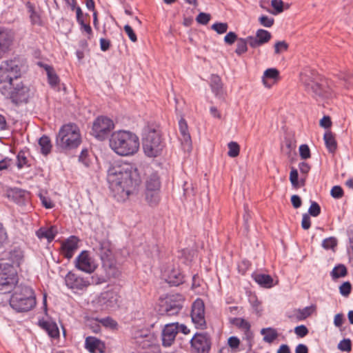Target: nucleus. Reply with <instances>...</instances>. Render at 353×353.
<instances>
[{
	"instance_id": "obj_32",
	"label": "nucleus",
	"mask_w": 353,
	"mask_h": 353,
	"mask_svg": "<svg viewBox=\"0 0 353 353\" xmlns=\"http://www.w3.org/2000/svg\"><path fill=\"white\" fill-rule=\"evenodd\" d=\"M316 310V306L315 305H311L310 306L305 307L303 309H297L294 310V312H296L295 319L297 321H303L312 315Z\"/></svg>"
},
{
	"instance_id": "obj_25",
	"label": "nucleus",
	"mask_w": 353,
	"mask_h": 353,
	"mask_svg": "<svg viewBox=\"0 0 353 353\" xmlns=\"http://www.w3.org/2000/svg\"><path fill=\"white\" fill-rule=\"evenodd\" d=\"M38 325L48 333L50 337L52 339L59 337V330L55 322L42 319L39 321Z\"/></svg>"
},
{
	"instance_id": "obj_55",
	"label": "nucleus",
	"mask_w": 353,
	"mask_h": 353,
	"mask_svg": "<svg viewBox=\"0 0 353 353\" xmlns=\"http://www.w3.org/2000/svg\"><path fill=\"white\" fill-rule=\"evenodd\" d=\"M259 21L263 26L270 28L273 26L274 19L266 15H262L259 18Z\"/></svg>"
},
{
	"instance_id": "obj_38",
	"label": "nucleus",
	"mask_w": 353,
	"mask_h": 353,
	"mask_svg": "<svg viewBox=\"0 0 353 353\" xmlns=\"http://www.w3.org/2000/svg\"><path fill=\"white\" fill-rule=\"evenodd\" d=\"M248 45L250 46V41H248V37L246 38H239L236 41V48L235 53L238 56H241L248 52Z\"/></svg>"
},
{
	"instance_id": "obj_49",
	"label": "nucleus",
	"mask_w": 353,
	"mask_h": 353,
	"mask_svg": "<svg viewBox=\"0 0 353 353\" xmlns=\"http://www.w3.org/2000/svg\"><path fill=\"white\" fill-rule=\"evenodd\" d=\"M211 28L221 34L227 32L228 25L227 23L216 22L212 26Z\"/></svg>"
},
{
	"instance_id": "obj_12",
	"label": "nucleus",
	"mask_w": 353,
	"mask_h": 353,
	"mask_svg": "<svg viewBox=\"0 0 353 353\" xmlns=\"http://www.w3.org/2000/svg\"><path fill=\"white\" fill-rule=\"evenodd\" d=\"M191 318L196 328L203 330L206 327L205 305L202 299L198 298L192 303Z\"/></svg>"
},
{
	"instance_id": "obj_3",
	"label": "nucleus",
	"mask_w": 353,
	"mask_h": 353,
	"mask_svg": "<svg viewBox=\"0 0 353 353\" xmlns=\"http://www.w3.org/2000/svg\"><path fill=\"white\" fill-rule=\"evenodd\" d=\"M300 77L306 92L316 99H324L332 97V90L327 81L314 70H304L301 73Z\"/></svg>"
},
{
	"instance_id": "obj_4",
	"label": "nucleus",
	"mask_w": 353,
	"mask_h": 353,
	"mask_svg": "<svg viewBox=\"0 0 353 353\" xmlns=\"http://www.w3.org/2000/svg\"><path fill=\"white\" fill-rule=\"evenodd\" d=\"M110 147L120 156L133 155L139 148V139L133 132L119 130L111 134Z\"/></svg>"
},
{
	"instance_id": "obj_26",
	"label": "nucleus",
	"mask_w": 353,
	"mask_h": 353,
	"mask_svg": "<svg viewBox=\"0 0 353 353\" xmlns=\"http://www.w3.org/2000/svg\"><path fill=\"white\" fill-rule=\"evenodd\" d=\"M166 282L172 285L178 286L184 282V276L178 269H172L168 274H164Z\"/></svg>"
},
{
	"instance_id": "obj_8",
	"label": "nucleus",
	"mask_w": 353,
	"mask_h": 353,
	"mask_svg": "<svg viewBox=\"0 0 353 353\" xmlns=\"http://www.w3.org/2000/svg\"><path fill=\"white\" fill-rule=\"evenodd\" d=\"M6 260L0 259V294L10 293L17 283L16 269L6 263Z\"/></svg>"
},
{
	"instance_id": "obj_34",
	"label": "nucleus",
	"mask_w": 353,
	"mask_h": 353,
	"mask_svg": "<svg viewBox=\"0 0 353 353\" xmlns=\"http://www.w3.org/2000/svg\"><path fill=\"white\" fill-rule=\"evenodd\" d=\"M279 78V72L276 68L267 69L263 76V83L267 88H270L271 84L268 83L267 79H272L276 81Z\"/></svg>"
},
{
	"instance_id": "obj_45",
	"label": "nucleus",
	"mask_w": 353,
	"mask_h": 353,
	"mask_svg": "<svg viewBox=\"0 0 353 353\" xmlns=\"http://www.w3.org/2000/svg\"><path fill=\"white\" fill-rule=\"evenodd\" d=\"M339 350L342 352H350L352 350V342L350 339H344L337 345Z\"/></svg>"
},
{
	"instance_id": "obj_6",
	"label": "nucleus",
	"mask_w": 353,
	"mask_h": 353,
	"mask_svg": "<svg viewBox=\"0 0 353 353\" xmlns=\"http://www.w3.org/2000/svg\"><path fill=\"white\" fill-rule=\"evenodd\" d=\"M10 305L18 312L32 310L36 305L34 291L28 286H18L10 297Z\"/></svg>"
},
{
	"instance_id": "obj_15",
	"label": "nucleus",
	"mask_w": 353,
	"mask_h": 353,
	"mask_svg": "<svg viewBox=\"0 0 353 353\" xmlns=\"http://www.w3.org/2000/svg\"><path fill=\"white\" fill-rule=\"evenodd\" d=\"M134 339L140 352L147 351L150 347L156 346L154 336L148 330H139L134 333Z\"/></svg>"
},
{
	"instance_id": "obj_33",
	"label": "nucleus",
	"mask_w": 353,
	"mask_h": 353,
	"mask_svg": "<svg viewBox=\"0 0 353 353\" xmlns=\"http://www.w3.org/2000/svg\"><path fill=\"white\" fill-rule=\"evenodd\" d=\"M210 86L216 96H221L223 93V84L218 75H212L210 79Z\"/></svg>"
},
{
	"instance_id": "obj_35",
	"label": "nucleus",
	"mask_w": 353,
	"mask_h": 353,
	"mask_svg": "<svg viewBox=\"0 0 353 353\" xmlns=\"http://www.w3.org/2000/svg\"><path fill=\"white\" fill-rule=\"evenodd\" d=\"M159 192L160 190L149 191L148 190H145V199L150 206L154 207L159 204L160 201Z\"/></svg>"
},
{
	"instance_id": "obj_44",
	"label": "nucleus",
	"mask_w": 353,
	"mask_h": 353,
	"mask_svg": "<svg viewBox=\"0 0 353 353\" xmlns=\"http://www.w3.org/2000/svg\"><path fill=\"white\" fill-rule=\"evenodd\" d=\"M99 322L105 327L112 330H117L118 328V323L111 317H105L99 320Z\"/></svg>"
},
{
	"instance_id": "obj_41",
	"label": "nucleus",
	"mask_w": 353,
	"mask_h": 353,
	"mask_svg": "<svg viewBox=\"0 0 353 353\" xmlns=\"http://www.w3.org/2000/svg\"><path fill=\"white\" fill-rule=\"evenodd\" d=\"M228 155L230 157H236L239 154L240 147L239 145L234 141H231L228 144Z\"/></svg>"
},
{
	"instance_id": "obj_31",
	"label": "nucleus",
	"mask_w": 353,
	"mask_h": 353,
	"mask_svg": "<svg viewBox=\"0 0 353 353\" xmlns=\"http://www.w3.org/2000/svg\"><path fill=\"white\" fill-rule=\"evenodd\" d=\"M323 139L328 152L332 154L335 153L337 149V143L334 134L330 131L326 132L324 134Z\"/></svg>"
},
{
	"instance_id": "obj_13",
	"label": "nucleus",
	"mask_w": 353,
	"mask_h": 353,
	"mask_svg": "<svg viewBox=\"0 0 353 353\" xmlns=\"http://www.w3.org/2000/svg\"><path fill=\"white\" fill-rule=\"evenodd\" d=\"M75 267L86 273H92L97 265L90 256L89 252L82 251L75 260Z\"/></svg>"
},
{
	"instance_id": "obj_16",
	"label": "nucleus",
	"mask_w": 353,
	"mask_h": 353,
	"mask_svg": "<svg viewBox=\"0 0 353 353\" xmlns=\"http://www.w3.org/2000/svg\"><path fill=\"white\" fill-rule=\"evenodd\" d=\"M177 322L165 325L161 331L162 346L171 347L175 342L177 333Z\"/></svg>"
},
{
	"instance_id": "obj_62",
	"label": "nucleus",
	"mask_w": 353,
	"mask_h": 353,
	"mask_svg": "<svg viewBox=\"0 0 353 353\" xmlns=\"http://www.w3.org/2000/svg\"><path fill=\"white\" fill-rule=\"evenodd\" d=\"M311 226V220L310 215L308 214H303L302 221H301V227L303 230H308Z\"/></svg>"
},
{
	"instance_id": "obj_61",
	"label": "nucleus",
	"mask_w": 353,
	"mask_h": 353,
	"mask_svg": "<svg viewBox=\"0 0 353 353\" xmlns=\"http://www.w3.org/2000/svg\"><path fill=\"white\" fill-rule=\"evenodd\" d=\"M228 345L232 349H237L240 345V340L236 336H230L228 339Z\"/></svg>"
},
{
	"instance_id": "obj_2",
	"label": "nucleus",
	"mask_w": 353,
	"mask_h": 353,
	"mask_svg": "<svg viewBox=\"0 0 353 353\" xmlns=\"http://www.w3.org/2000/svg\"><path fill=\"white\" fill-rule=\"evenodd\" d=\"M107 179L114 196L123 200L134 194L141 182L137 169L128 163L111 165L108 170Z\"/></svg>"
},
{
	"instance_id": "obj_50",
	"label": "nucleus",
	"mask_w": 353,
	"mask_h": 353,
	"mask_svg": "<svg viewBox=\"0 0 353 353\" xmlns=\"http://www.w3.org/2000/svg\"><path fill=\"white\" fill-rule=\"evenodd\" d=\"M288 44L285 41H277L274 44V53L276 54H279L285 52L288 49Z\"/></svg>"
},
{
	"instance_id": "obj_37",
	"label": "nucleus",
	"mask_w": 353,
	"mask_h": 353,
	"mask_svg": "<svg viewBox=\"0 0 353 353\" xmlns=\"http://www.w3.org/2000/svg\"><path fill=\"white\" fill-rule=\"evenodd\" d=\"M39 145L41 147V152L42 154L46 156L50 153L52 144L50 139L48 136H42L39 140Z\"/></svg>"
},
{
	"instance_id": "obj_24",
	"label": "nucleus",
	"mask_w": 353,
	"mask_h": 353,
	"mask_svg": "<svg viewBox=\"0 0 353 353\" xmlns=\"http://www.w3.org/2000/svg\"><path fill=\"white\" fill-rule=\"evenodd\" d=\"M229 322L231 325L236 326L237 328L242 330L248 341L251 340L253 337V334L251 331L250 323L243 318H230Z\"/></svg>"
},
{
	"instance_id": "obj_1",
	"label": "nucleus",
	"mask_w": 353,
	"mask_h": 353,
	"mask_svg": "<svg viewBox=\"0 0 353 353\" xmlns=\"http://www.w3.org/2000/svg\"><path fill=\"white\" fill-rule=\"evenodd\" d=\"M22 64L19 59L3 61L0 64V93L16 107L28 103L30 89L20 80Z\"/></svg>"
},
{
	"instance_id": "obj_43",
	"label": "nucleus",
	"mask_w": 353,
	"mask_h": 353,
	"mask_svg": "<svg viewBox=\"0 0 353 353\" xmlns=\"http://www.w3.org/2000/svg\"><path fill=\"white\" fill-rule=\"evenodd\" d=\"M46 74L48 77V82L51 87L54 88L59 84L60 79L55 72L54 69L51 72L48 71V74Z\"/></svg>"
},
{
	"instance_id": "obj_56",
	"label": "nucleus",
	"mask_w": 353,
	"mask_h": 353,
	"mask_svg": "<svg viewBox=\"0 0 353 353\" xmlns=\"http://www.w3.org/2000/svg\"><path fill=\"white\" fill-rule=\"evenodd\" d=\"M239 38L237 37V34L234 32H229L224 37V41L228 45H232Z\"/></svg>"
},
{
	"instance_id": "obj_63",
	"label": "nucleus",
	"mask_w": 353,
	"mask_h": 353,
	"mask_svg": "<svg viewBox=\"0 0 353 353\" xmlns=\"http://www.w3.org/2000/svg\"><path fill=\"white\" fill-rule=\"evenodd\" d=\"M8 240L7 232L3 224L0 223V247L3 245Z\"/></svg>"
},
{
	"instance_id": "obj_30",
	"label": "nucleus",
	"mask_w": 353,
	"mask_h": 353,
	"mask_svg": "<svg viewBox=\"0 0 353 353\" xmlns=\"http://www.w3.org/2000/svg\"><path fill=\"white\" fill-rule=\"evenodd\" d=\"M254 280L261 286L270 288L273 286V279L269 274H255L253 275Z\"/></svg>"
},
{
	"instance_id": "obj_10",
	"label": "nucleus",
	"mask_w": 353,
	"mask_h": 353,
	"mask_svg": "<svg viewBox=\"0 0 353 353\" xmlns=\"http://www.w3.org/2000/svg\"><path fill=\"white\" fill-rule=\"evenodd\" d=\"M114 128L112 119L105 116L98 117L93 122L90 134L99 141H103L109 136Z\"/></svg>"
},
{
	"instance_id": "obj_21",
	"label": "nucleus",
	"mask_w": 353,
	"mask_h": 353,
	"mask_svg": "<svg viewBox=\"0 0 353 353\" xmlns=\"http://www.w3.org/2000/svg\"><path fill=\"white\" fill-rule=\"evenodd\" d=\"M98 254L104 265H109L110 267L112 265V250L109 241H102L99 242Z\"/></svg>"
},
{
	"instance_id": "obj_29",
	"label": "nucleus",
	"mask_w": 353,
	"mask_h": 353,
	"mask_svg": "<svg viewBox=\"0 0 353 353\" xmlns=\"http://www.w3.org/2000/svg\"><path fill=\"white\" fill-rule=\"evenodd\" d=\"M145 190L149 191H157L160 190L161 181L157 173H152L146 179L145 181Z\"/></svg>"
},
{
	"instance_id": "obj_17",
	"label": "nucleus",
	"mask_w": 353,
	"mask_h": 353,
	"mask_svg": "<svg viewBox=\"0 0 353 353\" xmlns=\"http://www.w3.org/2000/svg\"><path fill=\"white\" fill-rule=\"evenodd\" d=\"M179 140L184 152H190L192 149V139L188 131L187 122L183 118L179 121Z\"/></svg>"
},
{
	"instance_id": "obj_47",
	"label": "nucleus",
	"mask_w": 353,
	"mask_h": 353,
	"mask_svg": "<svg viewBox=\"0 0 353 353\" xmlns=\"http://www.w3.org/2000/svg\"><path fill=\"white\" fill-rule=\"evenodd\" d=\"M352 291V284L350 281H345L339 286V292L341 294L345 297H347Z\"/></svg>"
},
{
	"instance_id": "obj_22",
	"label": "nucleus",
	"mask_w": 353,
	"mask_h": 353,
	"mask_svg": "<svg viewBox=\"0 0 353 353\" xmlns=\"http://www.w3.org/2000/svg\"><path fill=\"white\" fill-rule=\"evenodd\" d=\"M14 40V33L5 28H0V53L4 54L10 50Z\"/></svg>"
},
{
	"instance_id": "obj_23",
	"label": "nucleus",
	"mask_w": 353,
	"mask_h": 353,
	"mask_svg": "<svg viewBox=\"0 0 353 353\" xmlns=\"http://www.w3.org/2000/svg\"><path fill=\"white\" fill-rule=\"evenodd\" d=\"M85 348L90 353H105V344L95 336H88L85 340Z\"/></svg>"
},
{
	"instance_id": "obj_5",
	"label": "nucleus",
	"mask_w": 353,
	"mask_h": 353,
	"mask_svg": "<svg viewBox=\"0 0 353 353\" xmlns=\"http://www.w3.org/2000/svg\"><path fill=\"white\" fill-rule=\"evenodd\" d=\"M81 137L79 127L74 123L62 125L56 137V146L61 150H71L79 146Z\"/></svg>"
},
{
	"instance_id": "obj_7",
	"label": "nucleus",
	"mask_w": 353,
	"mask_h": 353,
	"mask_svg": "<svg viewBox=\"0 0 353 353\" xmlns=\"http://www.w3.org/2000/svg\"><path fill=\"white\" fill-rule=\"evenodd\" d=\"M184 299L181 294L167 295L159 301L158 313L161 316H172L179 314L183 307Z\"/></svg>"
},
{
	"instance_id": "obj_36",
	"label": "nucleus",
	"mask_w": 353,
	"mask_h": 353,
	"mask_svg": "<svg viewBox=\"0 0 353 353\" xmlns=\"http://www.w3.org/2000/svg\"><path fill=\"white\" fill-rule=\"evenodd\" d=\"M261 334L264 335L263 341L269 343H272L278 337V333L276 330L272 327L261 329Z\"/></svg>"
},
{
	"instance_id": "obj_58",
	"label": "nucleus",
	"mask_w": 353,
	"mask_h": 353,
	"mask_svg": "<svg viewBox=\"0 0 353 353\" xmlns=\"http://www.w3.org/2000/svg\"><path fill=\"white\" fill-rule=\"evenodd\" d=\"M343 190L341 186L335 185L331 190V195L335 199H340L343 196Z\"/></svg>"
},
{
	"instance_id": "obj_52",
	"label": "nucleus",
	"mask_w": 353,
	"mask_h": 353,
	"mask_svg": "<svg viewBox=\"0 0 353 353\" xmlns=\"http://www.w3.org/2000/svg\"><path fill=\"white\" fill-rule=\"evenodd\" d=\"M211 19V15L205 12H200L196 18V21L198 23L201 25H207Z\"/></svg>"
},
{
	"instance_id": "obj_59",
	"label": "nucleus",
	"mask_w": 353,
	"mask_h": 353,
	"mask_svg": "<svg viewBox=\"0 0 353 353\" xmlns=\"http://www.w3.org/2000/svg\"><path fill=\"white\" fill-rule=\"evenodd\" d=\"M39 198L42 203V205L47 209H51L54 207V203L51 199L48 197L43 196L42 194H39Z\"/></svg>"
},
{
	"instance_id": "obj_19",
	"label": "nucleus",
	"mask_w": 353,
	"mask_h": 353,
	"mask_svg": "<svg viewBox=\"0 0 353 353\" xmlns=\"http://www.w3.org/2000/svg\"><path fill=\"white\" fill-rule=\"evenodd\" d=\"M79 239L71 236L61 243V254L66 259H70L78 249Z\"/></svg>"
},
{
	"instance_id": "obj_42",
	"label": "nucleus",
	"mask_w": 353,
	"mask_h": 353,
	"mask_svg": "<svg viewBox=\"0 0 353 353\" xmlns=\"http://www.w3.org/2000/svg\"><path fill=\"white\" fill-rule=\"evenodd\" d=\"M17 159V165L19 169H21L23 166H30V163H29V161L28 160L26 154L23 151H20L18 153Z\"/></svg>"
},
{
	"instance_id": "obj_57",
	"label": "nucleus",
	"mask_w": 353,
	"mask_h": 353,
	"mask_svg": "<svg viewBox=\"0 0 353 353\" xmlns=\"http://www.w3.org/2000/svg\"><path fill=\"white\" fill-rule=\"evenodd\" d=\"M294 332L299 337L303 338L308 334L309 331L305 325H301L295 327Z\"/></svg>"
},
{
	"instance_id": "obj_48",
	"label": "nucleus",
	"mask_w": 353,
	"mask_h": 353,
	"mask_svg": "<svg viewBox=\"0 0 353 353\" xmlns=\"http://www.w3.org/2000/svg\"><path fill=\"white\" fill-rule=\"evenodd\" d=\"M271 6L274 8V11L271 13L273 14H277L283 11V1L281 0H272Z\"/></svg>"
},
{
	"instance_id": "obj_18",
	"label": "nucleus",
	"mask_w": 353,
	"mask_h": 353,
	"mask_svg": "<svg viewBox=\"0 0 353 353\" xmlns=\"http://www.w3.org/2000/svg\"><path fill=\"white\" fill-rule=\"evenodd\" d=\"M119 299L120 296L116 290H107L101 293L99 303L106 309L114 308L119 305Z\"/></svg>"
},
{
	"instance_id": "obj_54",
	"label": "nucleus",
	"mask_w": 353,
	"mask_h": 353,
	"mask_svg": "<svg viewBox=\"0 0 353 353\" xmlns=\"http://www.w3.org/2000/svg\"><path fill=\"white\" fill-rule=\"evenodd\" d=\"M308 213L310 215L312 216H317L321 213V207L320 205L315 201H312L308 210Z\"/></svg>"
},
{
	"instance_id": "obj_14",
	"label": "nucleus",
	"mask_w": 353,
	"mask_h": 353,
	"mask_svg": "<svg viewBox=\"0 0 353 353\" xmlns=\"http://www.w3.org/2000/svg\"><path fill=\"white\" fill-rule=\"evenodd\" d=\"M65 283L68 288L73 290H84L90 285V281L88 279L81 277L72 272H69L66 274Z\"/></svg>"
},
{
	"instance_id": "obj_46",
	"label": "nucleus",
	"mask_w": 353,
	"mask_h": 353,
	"mask_svg": "<svg viewBox=\"0 0 353 353\" xmlns=\"http://www.w3.org/2000/svg\"><path fill=\"white\" fill-rule=\"evenodd\" d=\"M290 181L294 188H297L299 186V173L297 170L294 167L291 168L290 173Z\"/></svg>"
},
{
	"instance_id": "obj_40",
	"label": "nucleus",
	"mask_w": 353,
	"mask_h": 353,
	"mask_svg": "<svg viewBox=\"0 0 353 353\" xmlns=\"http://www.w3.org/2000/svg\"><path fill=\"white\" fill-rule=\"evenodd\" d=\"M28 4V8L29 9V12L30 13V18L32 23L33 25L41 26L42 24V21L39 14L34 10L33 6L30 5V3Z\"/></svg>"
},
{
	"instance_id": "obj_39",
	"label": "nucleus",
	"mask_w": 353,
	"mask_h": 353,
	"mask_svg": "<svg viewBox=\"0 0 353 353\" xmlns=\"http://www.w3.org/2000/svg\"><path fill=\"white\" fill-rule=\"evenodd\" d=\"M347 274V268L343 264L336 265L331 272V276L333 279L341 277H345Z\"/></svg>"
},
{
	"instance_id": "obj_60",
	"label": "nucleus",
	"mask_w": 353,
	"mask_h": 353,
	"mask_svg": "<svg viewBox=\"0 0 353 353\" xmlns=\"http://www.w3.org/2000/svg\"><path fill=\"white\" fill-rule=\"evenodd\" d=\"M124 30H125V33L128 34L129 39L132 42H136L137 41V35L134 33L133 29L132 28V27L130 26L125 25L124 26Z\"/></svg>"
},
{
	"instance_id": "obj_27",
	"label": "nucleus",
	"mask_w": 353,
	"mask_h": 353,
	"mask_svg": "<svg viewBox=\"0 0 353 353\" xmlns=\"http://www.w3.org/2000/svg\"><path fill=\"white\" fill-rule=\"evenodd\" d=\"M57 234V230L55 226H50L49 228L41 227L36 232L39 239H46L48 242H51Z\"/></svg>"
},
{
	"instance_id": "obj_11",
	"label": "nucleus",
	"mask_w": 353,
	"mask_h": 353,
	"mask_svg": "<svg viewBox=\"0 0 353 353\" xmlns=\"http://www.w3.org/2000/svg\"><path fill=\"white\" fill-rule=\"evenodd\" d=\"M192 353H209L212 347V339L208 332H196L190 341Z\"/></svg>"
},
{
	"instance_id": "obj_28",
	"label": "nucleus",
	"mask_w": 353,
	"mask_h": 353,
	"mask_svg": "<svg viewBox=\"0 0 353 353\" xmlns=\"http://www.w3.org/2000/svg\"><path fill=\"white\" fill-rule=\"evenodd\" d=\"M7 260L6 263H8L14 268V266L19 267L23 260V254L20 250H14L8 252L7 254Z\"/></svg>"
},
{
	"instance_id": "obj_53",
	"label": "nucleus",
	"mask_w": 353,
	"mask_h": 353,
	"mask_svg": "<svg viewBox=\"0 0 353 353\" xmlns=\"http://www.w3.org/2000/svg\"><path fill=\"white\" fill-rule=\"evenodd\" d=\"M299 154L302 159L305 160L310 158L311 153L309 146L306 144L301 145L299 147Z\"/></svg>"
},
{
	"instance_id": "obj_51",
	"label": "nucleus",
	"mask_w": 353,
	"mask_h": 353,
	"mask_svg": "<svg viewBox=\"0 0 353 353\" xmlns=\"http://www.w3.org/2000/svg\"><path fill=\"white\" fill-rule=\"evenodd\" d=\"M337 245V240L334 237H329L324 239L322 242V246L326 250L332 249Z\"/></svg>"
},
{
	"instance_id": "obj_64",
	"label": "nucleus",
	"mask_w": 353,
	"mask_h": 353,
	"mask_svg": "<svg viewBox=\"0 0 353 353\" xmlns=\"http://www.w3.org/2000/svg\"><path fill=\"white\" fill-rule=\"evenodd\" d=\"M299 168L302 174L307 175L311 169V166L306 162H301Z\"/></svg>"
},
{
	"instance_id": "obj_9",
	"label": "nucleus",
	"mask_w": 353,
	"mask_h": 353,
	"mask_svg": "<svg viewBox=\"0 0 353 353\" xmlns=\"http://www.w3.org/2000/svg\"><path fill=\"white\" fill-rule=\"evenodd\" d=\"M163 147L159 132L154 129H148L143 139V148L145 155L148 157H156L161 153Z\"/></svg>"
},
{
	"instance_id": "obj_20",
	"label": "nucleus",
	"mask_w": 353,
	"mask_h": 353,
	"mask_svg": "<svg viewBox=\"0 0 353 353\" xmlns=\"http://www.w3.org/2000/svg\"><path fill=\"white\" fill-rule=\"evenodd\" d=\"M272 38V34L268 30L263 29H259L255 37L248 36V41H250V46L252 48H256L268 43Z\"/></svg>"
}]
</instances>
